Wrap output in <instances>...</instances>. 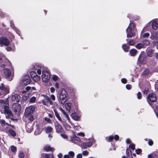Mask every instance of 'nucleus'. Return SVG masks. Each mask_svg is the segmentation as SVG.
I'll return each mask as SVG.
<instances>
[{
    "label": "nucleus",
    "mask_w": 158,
    "mask_h": 158,
    "mask_svg": "<svg viewBox=\"0 0 158 158\" xmlns=\"http://www.w3.org/2000/svg\"><path fill=\"white\" fill-rule=\"evenodd\" d=\"M129 148L133 150L135 149V145L132 143L129 146Z\"/></svg>",
    "instance_id": "obj_42"
},
{
    "label": "nucleus",
    "mask_w": 158,
    "mask_h": 158,
    "mask_svg": "<svg viewBox=\"0 0 158 158\" xmlns=\"http://www.w3.org/2000/svg\"><path fill=\"white\" fill-rule=\"evenodd\" d=\"M35 110V107L33 106H30L26 107L25 110V115L29 116L30 114H32Z\"/></svg>",
    "instance_id": "obj_10"
},
{
    "label": "nucleus",
    "mask_w": 158,
    "mask_h": 158,
    "mask_svg": "<svg viewBox=\"0 0 158 158\" xmlns=\"http://www.w3.org/2000/svg\"><path fill=\"white\" fill-rule=\"evenodd\" d=\"M55 128L56 131L57 133H60L63 132V129H62L61 126L59 123H57L55 126Z\"/></svg>",
    "instance_id": "obj_17"
},
{
    "label": "nucleus",
    "mask_w": 158,
    "mask_h": 158,
    "mask_svg": "<svg viewBox=\"0 0 158 158\" xmlns=\"http://www.w3.org/2000/svg\"><path fill=\"white\" fill-rule=\"evenodd\" d=\"M11 150L12 152H15L16 151V148L14 146H12L11 147Z\"/></svg>",
    "instance_id": "obj_56"
},
{
    "label": "nucleus",
    "mask_w": 158,
    "mask_h": 158,
    "mask_svg": "<svg viewBox=\"0 0 158 158\" xmlns=\"http://www.w3.org/2000/svg\"><path fill=\"white\" fill-rule=\"evenodd\" d=\"M0 122L2 125L5 126L6 125H10L9 124L6 123L5 121L3 119H1L0 121Z\"/></svg>",
    "instance_id": "obj_38"
},
{
    "label": "nucleus",
    "mask_w": 158,
    "mask_h": 158,
    "mask_svg": "<svg viewBox=\"0 0 158 158\" xmlns=\"http://www.w3.org/2000/svg\"><path fill=\"white\" fill-rule=\"evenodd\" d=\"M135 43L134 40L131 39L127 42V44L130 46H133Z\"/></svg>",
    "instance_id": "obj_35"
},
{
    "label": "nucleus",
    "mask_w": 158,
    "mask_h": 158,
    "mask_svg": "<svg viewBox=\"0 0 158 158\" xmlns=\"http://www.w3.org/2000/svg\"><path fill=\"white\" fill-rule=\"evenodd\" d=\"M19 156L20 158H24V155L23 152H20L19 154Z\"/></svg>",
    "instance_id": "obj_48"
},
{
    "label": "nucleus",
    "mask_w": 158,
    "mask_h": 158,
    "mask_svg": "<svg viewBox=\"0 0 158 158\" xmlns=\"http://www.w3.org/2000/svg\"><path fill=\"white\" fill-rule=\"evenodd\" d=\"M85 143H86V144L87 146V147H91L93 144L92 142L89 141L88 142H85Z\"/></svg>",
    "instance_id": "obj_49"
},
{
    "label": "nucleus",
    "mask_w": 158,
    "mask_h": 158,
    "mask_svg": "<svg viewBox=\"0 0 158 158\" xmlns=\"http://www.w3.org/2000/svg\"><path fill=\"white\" fill-rule=\"evenodd\" d=\"M151 38L155 42L158 43V32H156L154 34H152Z\"/></svg>",
    "instance_id": "obj_14"
},
{
    "label": "nucleus",
    "mask_w": 158,
    "mask_h": 158,
    "mask_svg": "<svg viewBox=\"0 0 158 158\" xmlns=\"http://www.w3.org/2000/svg\"><path fill=\"white\" fill-rule=\"evenodd\" d=\"M152 28L154 30L157 29L158 27V25L157 21H153L151 25Z\"/></svg>",
    "instance_id": "obj_19"
},
{
    "label": "nucleus",
    "mask_w": 158,
    "mask_h": 158,
    "mask_svg": "<svg viewBox=\"0 0 158 158\" xmlns=\"http://www.w3.org/2000/svg\"><path fill=\"white\" fill-rule=\"evenodd\" d=\"M133 19L135 21L139 20V17L137 15L135 16L132 17Z\"/></svg>",
    "instance_id": "obj_51"
},
{
    "label": "nucleus",
    "mask_w": 158,
    "mask_h": 158,
    "mask_svg": "<svg viewBox=\"0 0 158 158\" xmlns=\"http://www.w3.org/2000/svg\"><path fill=\"white\" fill-rule=\"evenodd\" d=\"M60 110V111L67 118V119L68 121H69L70 118L68 114L66 113L65 111L62 108H61Z\"/></svg>",
    "instance_id": "obj_25"
},
{
    "label": "nucleus",
    "mask_w": 158,
    "mask_h": 158,
    "mask_svg": "<svg viewBox=\"0 0 158 158\" xmlns=\"http://www.w3.org/2000/svg\"><path fill=\"white\" fill-rule=\"evenodd\" d=\"M4 62H7V63L6 64H2L1 65V66L2 67L4 68L6 66V64H8V65H10V62L7 59H5V60H4L3 61Z\"/></svg>",
    "instance_id": "obj_27"
},
{
    "label": "nucleus",
    "mask_w": 158,
    "mask_h": 158,
    "mask_svg": "<svg viewBox=\"0 0 158 158\" xmlns=\"http://www.w3.org/2000/svg\"><path fill=\"white\" fill-rule=\"evenodd\" d=\"M130 23L126 30L127 34V38H132L135 35L137 31L136 26L134 23L130 21Z\"/></svg>",
    "instance_id": "obj_1"
},
{
    "label": "nucleus",
    "mask_w": 158,
    "mask_h": 158,
    "mask_svg": "<svg viewBox=\"0 0 158 158\" xmlns=\"http://www.w3.org/2000/svg\"><path fill=\"white\" fill-rule=\"evenodd\" d=\"M126 154L127 156L129 158H130V157H131V158H133L131 151L128 148H127L126 149Z\"/></svg>",
    "instance_id": "obj_21"
},
{
    "label": "nucleus",
    "mask_w": 158,
    "mask_h": 158,
    "mask_svg": "<svg viewBox=\"0 0 158 158\" xmlns=\"http://www.w3.org/2000/svg\"><path fill=\"white\" fill-rule=\"evenodd\" d=\"M0 105L4 107V113L5 114L6 118H9L11 115V112L9 109L8 102L0 100Z\"/></svg>",
    "instance_id": "obj_2"
},
{
    "label": "nucleus",
    "mask_w": 158,
    "mask_h": 158,
    "mask_svg": "<svg viewBox=\"0 0 158 158\" xmlns=\"http://www.w3.org/2000/svg\"><path fill=\"white\" fill-rule=\"evenodd\" d=\"M31 80L30 77L28 76H25L23 78V84L26 85L30 83Z\"/></svg>",
    "instance_id": "obj_13"
},
{
    "label": "nucleus",
    "mask_w": 158,
    "mask_h": 158,
    "mask_svg": "<svg viewBox=\"0 0 158 158\" xmlns=\"http://www.w3.org/2000/svg\"><path fill=\"white\" fill-rule=\"evenodd\" d=\"M60 135L64 139H66L68 137L67 136L64 134H60Z\"/></svg>",
    "instance_id": "obj_61"
},
{
    "label": "nucleus",
    "mask_w": 158,
    "mask_h": 158,
    "mask_svg": "<svg viewBox=\"0 0 158 158\" xmlns=\"http://www.w3.org/2000/svg\"><path fill=\"white\" fill-rule=\"evenodd\" d=\"M81 147L82 149H86L88 148L85 142H83L81 145Z\"/></svg>",
    "instance_id": "obj_40"
},
{
    "label": "nucleus",
    "mask_w": 158,
    "mask_h": 158,
    "mask_svg": "<svg viewBox=\"0 0 158 158\" xmlns=\"http://www.w3.org/2000/svg\"><path fill=\"white\" fill-rule=\"evenodd\" d=\"M5 58L4 56H0V64L1 63L3 60H5Z\"/></svg>",
    "instance_id": "obj_59"
},
{
    "label": "nucleus",
    "mask_w": 158,
    "mask_h": 158,
    "mask_svg": "<svg viewBox=\"0 0 158 158\" xmlns=\"http://www.w3.org/2000/svg\"><path fill=\"white\" fill-rule=\"evenodd\" d=\"M119 137L118 135H115L114 136V139L116 141H118L119 139Z\"/></svg>",
    "instance_id": "obj_53"
},
{
    "label": "nucleus",
    "mask_w": 158,
    "mask_h": 158,
    "mask_svg": "<svg viewBox=\"0 0 158 158\" xmlns=\"http://www.w3.org/2000/svg\"><path fill=\"white\" fill-rule=\"evenodd\" d=\"M147 99L150 105L154 108V105L152 103V102H155L157 100V97L156 94L153 93H149L147 97Z\"/></svg>",
    "instance_id": "obj_4"
},
{
    "label": "nucleus",
    "mask_w": 158,
    "mask_h": 158,
    "mask_svg": "<svg viewBox=\"0 0 158 158\" xmlns=\"http://www.w3.org/2000/svg\"><path fill=\"white\" fill-rule=\"evenodd\" d=\"M52 78L53 80L54 81H56L58 80V79H59L58 77L56 75H53Z\"/></svg>",
    "instance_id": "obj_44"
},
{
    "label": "nucleus",
    "mask_w": 158,
    "mask_h": 158,
    "mask_svg": "<svg viewBox=\"0 0 158 158\" xmlns=\"http://www.w3.org/2000/svg\"><path fill=\"white\" fill-rule=\"evenodd\" d=\"M20 98V96L18 94H15L12 96L11 99L12 101L17 102L19 101Z\"/></svg>",
    "instance_id": "obj_15"
},
{
    "label": "nucleus",
    "mask_w": 158,
    "mask_h": 158,
    "mask_svg": "<svg viewBox=\"0 0 158 158\" xmlns=\"http://www.w3.org/2000/svg\"><path fill=\"white\" fill-rule=\"evenodd\" d=\"M41 132V131L39 130L38 129H37L35 131V133L36 135H37L40 133Z\"/></svg>",
    "instance_id": "obj_58"
},
{
    "label": "nucleus",
    "mask_w": 158,
    "mask_h": 158,
    "mask_svg": "<svg viewBox=\"0 0 158 158\" xmlns=\"http://www.w3.org/2000/svg\"><path fill=\"white\" fill-rule=\"evenodd\" d=\"M150 35V34L148 32L145 33L143 36V38H146L148 37Z\"/></svg>",
    "instance_id": "obj_45"
},
{
    "label": "nucleus",
    "mask_w": 158,
    "mask_h": 158,
    "mask_svg": "<svg viewBox=\"0 0 158 158\" xmlns=\"http://www.w3.org/2000/svg\"><path fill=\"white\" fill-rule=\"evenodd\" d=\"M10 44V41L6 37H0V45L1 46L3 45L7 46Z\"/></svg>",
    "instance_id": "obj_9"
},
{
    "label": "nucleus",
    "mask_w": 158,
    "mask_h": 158,
    "mask_svg": "<svg viewBox=\"0 0 158 158\" xmlns=\"http://www.w3.org/2000/svg\"><path fill=\"white\" fill-rule=\"evenodd\" d=\"M137 98L139 99H140L142 98V94L140 92H139L137 94Z\"/></svg>",
    "instance_id": "obj_46"
},
{
    "label": "nucleus",
    "mask_w": 158,
    "mask_h": 158,
    "mask_svg": "<svg viewBox=\"0 0 158 158\" xmlns=\"http://www.w3.org/2000/svg\"><path fill=\"white\" fill-rule=\"evenodd\" d=\"M126 88L127 89L130 90L131 88V85L130 84H127L126 85Z\"/></svg>",
    "instance_id": "obj_60"
},
{
    "label": "nucleus",
    "mask_w": 158,
    "mask_h": 158,
    "mask_svg": "<svg viewBox=\"0 0 158 158\" xmlns=\"http://www.w3.org/2000/svg\"><path fill=\"white\" fill-rule=\"evenodd\" d=\"M36 98L35 97H31L30 100L29 102L31 103H34L35 102L36 100Z\"/></svg>",
    "instance_id": "obj_39"
},
{
    "label": "nucleus",
    "mask_w": 158,
    "mask_h": 158,
    "mask_svg": "<svg viewBox=\"0 0 158 158\" xmlns=\"http://www.w3.org/2000/svg\"><path fill=\"white\" fill-rule=\"evenodd\" d=\"M71 104L70 103H67L65 104V107L66 109L70 111L71 110Z\"/></svg>",
    "instance_id": "obj_30"
},
{
    "label": "nucleus",
    "mask_w": 158,
    "mask_h": 158,
    "mask_svg": "<svg viewBox=\"0 0 158 158\" xmlns=\"http://www.w3.org/2000/svg\"><path fill=\"white\" fill-rule=\"evenodd\" d=\"M42 76L43 81L44 82H47L50 78L49 73L47 71L44 70L42 72Z\"/></svg>",
    "instance_id": "obj_8"
},
{
    "label": "nucleus",
    "mask_w": 158,
    "mask_h": 158,
    "mask_svg": "<svg viewBox=\"0 0 158 158\" xmlns=\"http://www.w3.org/2000/svg\"><path fill=\"white\" fill-rule=\"evenodd\" d=\"M148 58L143 51H142L138 58V62L142 64H145L148 61Z\"/></svg>",
    "instance_id": "obj_3"
},
{
    "label": "nucleus",
    "mask_w": 158,
    "mask_h": 158,
    "mask_svg": "<svg viewBox=\"0 0 158 158\" xmlns=\"http://www.w3.org/2000/svg\"><path fill=\"white\" fill-rule=\"evenodd\" d=\"M85 134L83 132H80V136L84 137L85 136Z\"/></svg>",
    "instance_id": "obj_63"
},
{
    "label": "nucleus",
    "mask_w": 158,
    "mask_h": 158,
    "mask_svg": "<svg viewBox=\"0 0 158 158\" xmlns=\"http://www.w3.org/2000/svg\"><path fill=\"white\" fill-rule=\"evenodd\" d=\"M26 128L27 131L28 133H30L33 130L32 124L31 123L27 124L26 126Z\"/></svg>",
    "instance_id": "obj_18"
},
{
    "label": "nucleus",
    "mask_w": 158,
    "mask_h": 158,
    "mask_svg": "<svg viewBox=\"0 0 158 158\" xmlns=\"http://www.w3.org/2000/svg\"><path fill=\"white\" fill-rule=\"evenodd\" d=\"M106 139L107 140V141L108 142H111L114 139V136L113 135H111L109 137L106 138Z\"/></svg>",
    "instance_id": "obj_31"
},
{
    "label": "nucleus",
    "mask_w": 158,
    "mask_h": 158,
    "mask_svg": "<svg viewBox=\"0 0 158 158\" xmlns=\"http://www.w3.org/2000/svg\"><path fill=\"white\" fill-rule=\"evenodd\" d=\"M148 158H157L156 156H153L151 154H149L148 155Z\"/></svg>",
    "instance_id": "obj_54"
},
{
    "label": "nucleus",
    "mask_w": 158,
    "mask_h": 158,
    "mask_svg": "<svg viewBox=\"0 0 158 158\" xmlns=\"http://www.w3.org/2000/svg\"><path fill=\"white\" fill-rule=\"evenodd\" d=\"M55 115L58 120L61 122H62V120L58 112L55 110H54Z\"/></svg>",
    "instance_id": "obj_28"
},
{
    "label": "nucleus",
    "mask_w": 158,
    "mask_h": 158,
    "mask_svg": "<svg viewBox=\"0 0 158 158\" xmlns=\"http://www.w3.org/2000/svg\"><path fill=\"white\" fill-rule=\"evenodd\" d=\"M67 93L65 90H62L60 95V100L61 104H64L67 101Z\"/></svg>",
    "instance_id": "obj_6"
},
{
    "label": "nucleus",
    "mask_w": 158,
    "mask_h": 158,
    "mask_svg": "<svg viewBox=\"0 0 158 158\" xmlns=\"http://www.w3.org/2000/svg\"><path fill=\"white\" fill-rule=\"evenodd\" d=\"M121 82L123 84H126L127 82V80L126 78H123L121 79Z\"/></svg>",
    "instance_id": "obj_57"
},
{
    "label": "nucleus",
    "mask_w": 158,
    "mask_h": 158,
    "mask_svg": "<svg viewBox=\"0 0 158 158\" xmlns=\"http://www.w3.org/2000/svg\"><path fill=\"white\" fill-rule=\"evenodd\" d=\"M143 44L144 45H148L150 44V42L148 40L144 39L142 41Z\"/></svg>",
    "instance_id": "obj_32"
},
{
    "label": "nucleus",
    "mask_w": 158,
    "mask_h": 158,
    "mask_svg": "<svg viewBox=\"0 0 158 158\" xmlns=\"http://www.w3.org/2000/svg\"><path fill=\"white\" fill-rule=\"evenodd\" d=\"M148 144L150 146H152L153 144V142L152 139H149L148 140Z\"/></svg>",
    "instance_id": "obj_55"
},
{
    "label": "nucleus",
    "mask_w": 158,
    "mask_h": 158,
    "mask_svg": "<svg viewBox=\"0 0 158 158\" xmlns=\"http://www.w3.org/2000/svg\"><path fill=\"white\" fill-rule=\"evenodd\" d=\"M9 92V89L4 87L2 83L0 85V98L3 97L4 95Z\"/></svg>",
    "instance_id": "obj_7"
},
{
    "label": "nucleus",
    "mask_w": 158,
    "mask_h": 158,
    "mask_svg": "<svg viewBox=\"0 0 158 158\" xmlns=\"http://www.w3.org/2000/svg\"><path fill=\"white\" fill-rule=\"evenodd\" d=\"M143 46L144 45H143V44L138 43L137 44L135 47L137 49H139L143 48Z\"/></svg>",
    "instance_id": "obj_33"
},
{
    "label": "nucleus",
    "mask_w": 158,
    "mask_h": 158,
    "mask_svg": "<svg viewBox=\"0 0 158 158\" xmlns=\"http://www.w3.org/2000/svg\"><path fill=\"white\" fill-rule=\"evenodd\" d=\"M8 131L12 136H16V134L13 130L10 129Z\"/></svg>",
    "instance_id": "obj_36"
},
{
    "label": "nucleus",
    "mask_w": 158,
    "mask_h": 158,
    "mask_svg": "<svg viewBox=\"0 0 158 158\" xmlns=\"http://www.w3.org/2000/svg\"><path fill=\"white\" fill-rule=\"evenodd\" d=\"M154 50L151 49L148 50L147 52V56L149 57H152L153 56Z\"/></svg>",
    "instance_id": "obj_20"
},
{
    "label": "nucleus",
    "mask_w": 158,
    "mask_h": 158,
    "mask_svg": "<svg viewBox=\"0 0 158 158\" xmlns=\"http://www.w3.org/2000/svg\"><path fill=\"white\" fill-rule=\"evenodd\" d=\"M150 72L149 69L148 68L146 69L143 72L142 74L144 75H148Z\"/></svg>",
    "instance_id": "obj_29"
},
{
    "label": "nucleus",
    "mask_w": 158,
    "mask_h": 158,
    "mask_svg": "<svg viewBox=\"0 0 158 158\" xmlns=\"http://www.w3.org/2000/svg\"><path fill=\"white\" fill-rule=\"evenodd\" d=\"M142 150L140 148H138L136 150L135 152L138 155H139L142 152Z\"/></svg>",
    "instance_id": "obj_47"
},
{
    "label": "nucleus",
    "mask_w": 158,
    "mask_h": 158,
    "mask_svg": "<svg viewBox=\"0 0 158 158\" xmlns=\"http://www.w3.org/2000/svg\"><path fill=\"white\" fill-rule=\"evenodd\" d=\"M44 99L42 100V103L45 105L49 106L53 104L52 102L51 101L47 95L42 94L41 95Z\"/></svg>",
    "instance_id": "obj_5"
},
{
    "label": "nucleus",
    "mask_w": 158,
    "mask_h": 158,
    "mask_svg": "<svg viewBox=\"0 0 158 158\" xmlns=\"http://www.w3.org/2000/svg\"><path fill=\"white\" fill-rule=\"evenodd\" d=\"M122 47L123 50L126 52H128L130 48V47L127 46L126 44H123Z\"/></svg>",
    "instance_id": "obj_24"
},
{
    "label": "nucleus",
    "mask_w": 158,
    "mask_h": 158,
    "mask_svg": "<svg viewBox=\"0 0 158 158\" xmlns=\"http://www.w3.org/2000/svg\"><path fill=\"white\" fill-rule=\"evenodd\" d=\"M3 72L4 73L5 77L7 78H9L10 77H12L13 76V70L11 71L8 69L6 68L3 69Z\"/></svg>",
    "instance_id": "obj_11"
},
{
    "label": "nucleus",
    "mask_w": 158,
    "mask_h": 158,
    "mask_svg": "<svg viewBox=\"0 0 158 158\" xmlns=\"http://www.w3.org/2000/svg\"><path fill=\"white\" fill-rule=\"evenodd\" d=\"M29 97V94H25L23 97V99L24 100H27Z\"/></svg>",
    "instance_id": "obj_52"
},
{
    "label": "nucleus",
    "mask_w": 158,
    "mask_h": 158,
    "mask_svg": "<svg viewBox=\"0 0 158 158\" xmlns=\"http://www.w3.org/2000/svg\"><path fill=\"white\" fill-rule=\"evenodd\" d=\"M89 154V152L87 150L84 151L82 152V154L84 156H87Z\"/></svg>",
    "instance_id": "obj_43"
},
{
    "label": "nucleus",
    "mask_w": 158,
    "mask_h": 158,
    "mask_svg": "<svg viewBox=\"0 0 158 158\" xmlns=\"http://www.w3.org/2000/svg\"><path fill=\"white\" fill-rule=\"evenodd\" d=\"M68 154L72 158H73L74 157V153L73 152L70 151L69 152Z\"/></svg>",
    "instance_id": "obj_50"
},
{
    "label": "nucleus",
    "mask_w": 158,
    "mask_h": 158,
    "mask_svg": "<svg viewBox=\"0 0 158 158\" xmlns=\"http://www.w3.org/2000/svg\"><path fill=\"white\" fill-rule=\"evenodd\" d=\"M126 142L127 144H129L131 143V141L130 139H127L126 140Z\"/></svg>",
    "instance_id": "obj_64"
},
{
    "label": "nucleus",
    "mask_w": 158,
    "mask_h": 158,
    "mask_svg": "<svg viewBox=\"0 0 158 158\" xmlns=\"http://www.w3.org/2000/svg\"><path fill=\"white\" fill-rule=\"evenodd\" d=\"M76 135L78 136L79 135V133L75 132V133L74 134L71 139L72 141L76 143L78 142L79 140V138L76 136Z\"/></svg>",
    "instance_id": "obj_16"
},
{
    "label": "nucleus",
    "mask_w": 158,
    "mask_h": 158,
    "mask_svg": "<svg viewBox=\"0 0 158 158\" xmlns=\"http://www.w3.org/2000/svg\"><path fill=\"white\" fill-rule=\"evenodd\" d=\"M52 130V128L50 127H47L46 128V133L51 132Z\"/></svg>",
    "instance_id": "obj_37"
},
{
    "label": "nucleus",
    "mask_w": 158,
    "mask_h": 158,
    "mask_svg": "<svg viewBox=\"0 0 158 158\" xmlns=\"http://www.w3.org/2000/svg\"><path fill=\"white\" fill-rule=\"evenodd\" d=\"M44 158H54V156L52 154H45L44 156Z\"/></svg>",
    "instance_id": "obj_34"
},
{
    "label": "nucleus",
    "mask_w": 158,
    "mask_h": 158,
    "mask_svg": "<svg viewBox=\"0 0 158 158\" xmlns=\"http://www.w3.org/2000/svg\"><path fill=\"white\" fill-rule=\"evenodd\" d=\"M26 116L31 121H33L34 120V118L32 114H30L29 116Z\"/></svg>",
    "instance_id": "obj_41"
},
{
    "label": "nucleus",
    "mask_w": 158,
    "mask_h": 158,
    "mask_svg": "<svg viewBox=\"0 0 158 158\" xmlns=\"http://www.w3.org/2000/svg\"><path fill=\"white\" fill-rule=\"evenodd\" d=\"M30 75L31 78L35 82H38L40 79V77L38 76L35 72H31L30 73Z\"/></svg>",
    "instance_id": "obj_12"
},
{
    "label": "nucleus",
    "mask_w": 158,
    "mask_h": 158,
    "mask_svg": "<svg viewBox=\"0 0 158 158\" xmlns=\"http://www.w3.org/2000/svg\"><path fill=\"white\" fill-rule=\"evenodd\" d=\"M137 53V50L135 49H132L129 51L130 55L132 56H135Z\"/></svg>",
    "instance_id": "obj_23"
},
{
    "label": "nucleus",
    "mask_w": 158,
    "mask_h": 158,
    "mask_svg": "<svg viewBox=\"0 0 158 158\" xmlns=\"http://www.w3.org/2000/svg\"><path fill=\"white\" fill-rule=\"evenodd\" d=\"M44 149L47 152H48L49 151L52 152L54 150L53 148H52L49 145H46L45 146H44Z\"/></svg>",
    "instance_id": "obj_26"
},
{
    "label": "nucleus",
    "mask_w": 158,
    "mask_h": 158,
    "mask_svg": "<svg viewBox=\"0 0 158 158\" xmlns=\"http://www.w3.org/2000/svg\"><path fill=\"white\" fill-rule=\"evenodd\" d=\"M71 116L73 119L76 121H78L79 119V116L78 114L76 112H74L72 114Z\"/></svg>",
    "instance_id": "obj_22"
},
{
    "label": "nucleus",
    "mask_w": 158,
    "mask_h": 158,
    "mask_svg": "<svg viewBox=\"0 0 158 158\" xmlns=\"http://www.w3.org/2000/svg\"><path fill=\"white\" fill-rule=\"evenodd\" d=\"M44 119L45 121H47V122H48L49 123H50L51 122V119L45 117V118Z\"/></svg>",
    "instance_id": "obj_62"
}]
</instances>
